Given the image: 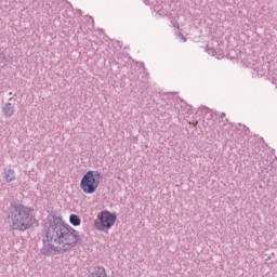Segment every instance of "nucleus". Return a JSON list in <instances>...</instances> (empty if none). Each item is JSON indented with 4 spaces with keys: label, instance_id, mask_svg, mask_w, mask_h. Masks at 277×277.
<instances>
[{
    "label": "nucleus",
    "instance_id": "nucleus-15",
    "mask_svg": "<svg viewBox=\"0 0 277 277\" xmlns=\"http://www.w3.org/2000/svg\"><path fill=\"white\" fill-rule=\"evenodd\" d=\"M9 101H13V98H12V97H10V98H9Z\"/></svg>",
    "mask_w": 277,
    "mask_h": 277
},
{
    "label": "nucleus",
    "instance_id": "nucleus-13",
    "mask_svg": "<svg viewBox=\"0 0 277 277\" xmlns=\"http://www.w3.org/2000/svg\"><path fill=\"white\" fill-rule=\"evenodd\" d=\"M182 40H183V42H187V38H185L183 36H182Z\"/></svg>",
    "mask_w": 277,
    "mask_h": 277
},
{
    "label": "nucleus",
    "instance_id": "nucleus-12",
    "mask_svg": "<svg viewBox=\"0 0 277 277\" xmlns=\"http://www.w3.org/2000/svg\"><path fill=\"white\" fill-rule=\"evenodd\" d=\"M220 118H221V120H224V118H226V114L222 113Z\"/></svg>",
    "mask_w": 277,
    "mask_h": 277
},
{
    "label": "nucleus",
    "instance_id": "nucleus-14",
    "mask_svg": "<svg viewBox=\"0 0 277 277\" xmlns=\"http://www.w3.org/2000/svg\"><path fill=\"white\" fill-rule=\"evenodd\" d=\"M9 96H12V92L9 93Z\"/></svg>",
    "mask_w": 277,
    "mask_h": 277
},
{
    "label": "nucleus",
    "instance_id": "nucleus-10",
    "mask_svg": "<svg viewBox=\"0 0 277 277\" xmlns=\"http://www.w3.org/2000/svg\"><path fill=\"white\" fill-rule=\"evenodd\" d=\"M206 51H207V53H209V55H215V49H213V48L207 47Z\"/></svg>",
    "mask_w": 277,
    "mask_h": 277
},
{
    "label": "nucleus",
    "instance_id": "nucleus-3",
    "mask_svg": "<svg viewBox=\"0 0 277 277\" xmlns=\"http://www.w3.org/2000/svg\"><path fill=\"white\" fill-rule=\"evenodd\" d=\"M103 181V174L98 171H88L80 181V188L84 194H94Z\"/></svg>",
    "mask_w": 277,
    "mask_h": 277
},
{
    "label": "nucleus",
    "instance_id": "nucleus-6",
    "mask_svg": "<svg viewBox=\"0 0 277 277\" xmlns=\"http://www.w3.org/2000/svg\"><path fill=\"white\" fill-rule=\"evenodd\" d=\"M2 115L4 118H12V116H14V104L11 102L5 103L2 106Z\"/></svg>",
    "mask_w": 277,
    "mask_h": 277
},
{
    "label": "nucleus",
    "instance_id": "nucleus-4",
    "mask_svg": "<svg viewBox=\"0 0 277 277\" xmlns=\"http://www.w3.org/2000/svg\"><path fill=\"white\" fill-rule=\"evenodd\" d=\"M97 220H100L103 228H111V226L116 224L117 216L109 211H102L97 215Z\"/></svg>",
    "mask_w": 277,
    "mask_h": 277
},
{
    "label": "nucleus",
    "instance_id": "nucleus-11",
    "mask_svg": "<svg viewBox=\"0 0 277 277\" xmlns=\"http://www.w3.org/2000/svg\"><path fill=\"white\" fill-rule=\"evenodd\" d=\"M243 131H245L246 135H248V133H250V129L246 126H243Z\"/></svg>",
    "mask_w": 277,
    "mask_h": 277
},
{
    "label": "nucleus",
    "instance_id": "nucleus-8",
    "mask_svg": "<svg viewBox=\"0 0 277 277\" xmlns=\"http://www.w3.org/2000/svg\"><path fill=\"white\" fill-rule=\"evenodd\" d=\"M69 222L71 226H81V217L77 214H71L69 216Z\"/></svg>",
    "mask_w": 277,
    "mask_h": 277
},
{
    "label": "nucleus",
    "instance_id": "nucleus-9",
    "mask_svg": "<svg viewBox=\"0 0 277 277\" xmlns=\"http://www.w3.org/2000/svg\"><path fill=\"white\" fill-rule=\"evenodd\" d=\"M8 64V56H5V49L0 48V66Z\"/></svg>",
    "mask_w": 277,
    "mask_h": 277
},
{
    "label": "nucleus",
    "instance_id": "nucleus-2",
    "mask_svg": "<svg viewBox=\"0 0 277 277\" xmlns=\"http://www.w3.org/2000/svg\"><path fill=\"white\" fill-rule=\"evenodd\" d=\"M8 222L12 230H19L22 233L38 225L34 209L22 203L12 205L9 208Z\"/></svg>",
    "mask_w": 277,
    "mask_h": 277
},
{
    "label": "nucleus",
    "instance_id": "nucleus-7",
    "mask_svg": "<svg viewBox=\"0 0 277 277\" xmlns=\"http://www.w3.org/2000/svg\"><path fill=\"white\" fill-rule=\"evenodd\" d=\"M3 179H4V181H6V183H12V181H16V175L14 173V170L4 169Z\"/></svg>",
    "mask_w": 277,
    "mask_h": 277
},
{
    "label": "nucleus",
    "instance_id": "nucleus-5",
    "mask_svg": "<svg viewBox=\"0 0 277 277\" xmlns=\"http://www.w3.org/2000/svg\"><path fill=\"white\" fill-rule=\"evenodd\" d=\"M88 277H107L105 268L101 266L91 267Z\"/></svg>",
    "mask_w": 277,
    "mask_h": 277
},
{
    "label": "nucleus",
    "instance_id": "nucleus-1",
    "mask_svg": "<svg viewBox=\"0 0 277 277\" xmlns=\"http://www.w3.org/2000/svg\"><path fill=\"white\" fill-rule=\"evenodd\" d=\"M52 219L45 233L48 243L41 249V254L45 256L57 254V252H68L77 243H81L79 232L66 224L60 216L53 215Z\"/></svg>",
    "mask_w": 277,
    "mask_h": 277
}]
</instances>
